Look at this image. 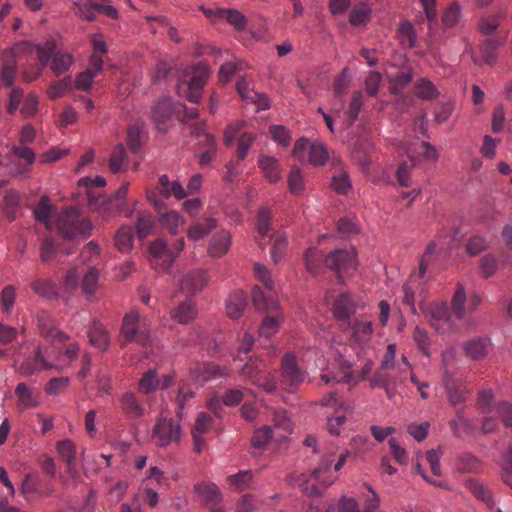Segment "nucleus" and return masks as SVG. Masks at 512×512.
Segmentation results:
<instances>
[{"label":"nucleus","mask_w":512,"mask_h":512,"mask_svg":"<svg viewBox=\"0 0 512 512\" xmlns=\"http://www.w3.org/2000/svg\"><path fill=\"white\" fill-rule=\"evenodd\" d=\"M194 397V392L187 388L184 382L179 383L178 393L175 397L176 403V415L178 418L183 417V412L186 406V403Z\"/></svg>","instance_id":"nucleus-50"},{"label":"nucleus","mask_w":512,"mask_h":512,"mask_svg":"<svg viewBox=\"0 0 512 512\" xmlns=\"http://www.w3.org/2000/svg\"><path fill=\"white\" fill-rule=\"evenodd\" d=\"M32 46L33 43L23 41L13 47L11 51H5L2 54L1 81L5 86L9 87L13 84L17 73V61L15 59V54L21 51L31 53L30 48Z\"/></svg>","instance_id":"nucleus-10"},{"label":"nucleus","mask_w":512,"mask_h":512,"mask_svg":"<svg viewBox=\"0 0 512 512\" xmlns=\"http://www.w3.org/2000/svg\"><path fill=\"white\" fill-rule=\"evenodd\" d=\"M388 370L389 369H383L380 366V368L370 378V385L372 388H385L386 393L390 398L396 387L397 381L390 375Z\"/></svg>","instance_id":"nucleus-29"},{"label":"nucleus","mask_w":512,"mask_h":512,"mask_svg":"<svg viewBox=\"0 0 512 512\" xmlns=\"http://www.w3.org/2000/svg\"><path fill=\"white\" fill-rule=\"evenodd\" d=\"M252 301L256 310L273 314L280 310L277 300L275 299L273 288L268 290L264 287L255 286L252 290Z\"/></svg>","instance_id":"nucleus-13"},{"label":"nucleus","mask_w":512,"mask_h":512,"mask_svg":"<svg viewBox=\"0 0 512 512\" xmlns=\"http://www.w3.org/2000/svg\"><path fill=\"white\" fill-rule=\"evenodd\" d=\"M321 381L324 382V384H329L330 382H344V383H356V380L353 376V370L351 365L343 361L340 365V375H332V374H323L321 375Z\"/></svg>","instance_id":"nucleus-39"},{"label":"nucleus","mask_w":512,"mask_h":512,"mask_svg":"<svg viewBox=\"0 0 512 512\" xmlns=\"http://www.w3.org/2000/svg\"><path fill=\"white\" fill-rule=\"evenodd\" d=\"M372 10L366 3H361L352 8L349 22L352 26H362L369 22Z\"/></svg>","instance_id":"nucleus-42"},{"label":"nucleus","mask_w":512,"mask_h":512,"mask_svg":"<svg viewBox=\"0 0 512 512\" xmlns=\"http://www.w3.org/2000/svg\"><path fill=\"white\" fill-rule=\"evenodd\" d=\"M109 170L116 174L123 172L127 167V153L123 144H118L112 151L109 158Z\"/></svg>","instance_id":"nucleus-36"},{"label":"nucleus","mask_w":512,"mask_h":512,"mask_svg":"<svg viewBox=\"0 0 512 512\" xmlns=\"http://www.w3.org/2000/svg\"><path fill=\"white\" fill-rule=\"evenodd\" d=\"M88 337L92 346L105 351L110 345L109 333L102 323L93 320L88 330Z\"/></svg>","instance_id":"nucleus-23"},{"label":"nucleus","mask_w":512,"mask_h":512,"mask_svg":"<svg viewBox=\"0 0 512 512\" xmlns=\"http://www.w3.org/2000/svg\"><path fill=\"white\" fill-rule=\"evenodd\" d=\"M12 151L19 158L24 159L26 161V164L19 171V174L28 173L30 171L31 165L35 161V153L33 152V150L31 148L25 146L24 144H21V145H14L12 147Z\"/></svg>","instance_id":"nucleus-52"},{"label":"nucleus","mask_w":512,"mask_h":512,"mask_svg":"<svg viewBox=\"0 0 512 512\" xmlns=\"http://www.w3.org/2000/svg\"><path fill=\"white\" fill-rule=\"evenodd\" d=\"M15 395L24 408H35L40 404V391L28 387L25 382H21L16 386Z\"/></svg>","instance_id":"nucleus-25"},{"label":"nucleus","mask_w":512,"mask_h":512,"mask_svg":"<svg viewBox=\"0 0 512 512\" xmlns=\"http://www.w3.org/2000/svg\"><path fill=\"white\" fill-rule=\"evenodd\" d=\"M333 462L334 453L331 452L321 460L320 464L312 471L310 477H314L319 483L326 487L330 486L336 478L330 470ZM298 481L303 493L307 494L308 496L321 495V492L316 485H308L309 476L307 474H301Z\"/></svg>","instance_id":"nucleus-4"},{"label":"nucleus","mask_w":512,"mask_h":512,"mask_svg":"<svg viewBox=\"0 0 512 512\" xmlns=\"http://www.w3.org/2000/svg\"><path fill=\"white\" fill-rule=\"evenodd\" d=\"M208 275L206 271L197 269L187 273L181 280V289L190 294H197L208 283Z\"/></svg>","instance_id":"nucleus-16"},{"label":"nucleus","mask_w":512,"mask_h":512,"mask_svg":"<svg viewBox=\"0 0 512 512\" xmlns=\"http://www.w3.org/2000/svg\"><path fill=\"white\" fill-rule=\"evenodd\" d=\"M304 380V374L297 365L296 357L287 353L282 359L280 384L288 392L294 391Z\"/></svg>","instance_id":"nucleus-9"},{"label":"nucleus","mask_w":512,"mask_h":512,"mask_svg":"<svg viewBox=\"0 0 512 512\" xmlns=\"http://www.w3.org/2000/svg\"><path fill=\"white\" fill-rule=\"evenodd\" d=\"M194 491L201 498L202 504L208 508H212L222 501V494L214 483H197L194 485Z\"/></svg>","instance_id":"nucleus-17"},{"label":"nucleus","mask_w":512,"mask_h":512,"mask_svg":"<svg viewBox=\"0 0 512 512\" xmlns=\"http://www.w3.org/2000/svg\"><path fill=\"white\" fill-rule=\"evenodd\" d=\"M57 228L64 238L70 239L78 235H89L91 224L82 217L76 208H68L59 215Z\"/></svg>","instance_id":"nucleus-6"},{"label":"nucleus","mask_w":512,"mask_h":512,"mask_svg":"<svg viewBox=\"0 0 512 512\" xmlns=\"http://www.w3.org/2000/svg\"><path fill=\"white\" fill-rule=\"evenodd\" d=\"M51 352L48 349L43 350L38 347L34 354L27 357L17 368L16 372L24 377L32 376L42 370L60 369V366L55 362L57 358L52 359Z\"/></svg>","instance_id":"nucleus-7"},{"label":"nucleus","mask_w":512,"mask_h":512,"mask_svg":"<svg viewBox=\"0 0 512 512\" xmlns=\"http://www.w3.org/2000/svg\"><path fill=\"white\" fill-rule=\"evenodd\" d=\"M99 271L95 267H91L82 278L81 289L87 296H92L98 287Z\"/></svg>","instance_id":"nucleus-48"},{"label":"nucleus","mask_w":512,"mask_h":512,"mask_svg":"<svg viewBox=\"0 0 512 512\" xmlns=\"http://www.w3.org/2000/svg\"><path fill=\"white\" fill-rule=\"evenodd\" d=\"M197 314L196 303L192 299H186L171 312V317L179 324L185 325L193 321Z\"/></svg>","instance_id":"nucleus-22"},{"label":"nucleus","mask_w":512,"mask_h":512,"mask_svg":"<svg viewBox=\"0 0 512 512\" xmlns=\"http://www.w3.org/2000/svg\"><path fill=\"white\" fill-rule=\"evenodd\" d=\"M217 227V220L213 217H207L203 221H198L188 229V237L197 241L204 238Z\"/></svg>","instance_id":"nucleus-33"},{"label":"nucleus","mask_w":512,"mask_h":512,"mask_svg":"<svg viewBox=\"0 0 512 512\" xmlns=\"http://www.w3.org/2000/svg\"><path fill=\"white\" fill-rule=\"evenodd\" d=\"M466 293L462 285H457V289L452 297L451 306L446 302L435 303L432 305L420 304L419 309L432 327L439 333L461 328L460 322L465 318Z\"/></svg>","instance_id":"nucleus-1"},{"label":"nucleus","mask_w":512,"mask_h":512,"mask_svg":"<svg viewBox=\"0 0 512 512\" xmlns=\"http://www.w3.org/2000/svg\"><path fill=\"white\" fill-rule=\"evenodd\" d=\"M415 94L424 100H432L438 97L436 86L428 78H420L415 83Z\"/></svg>","instance_id":"nucleus-46"},{"label":"nucleus","mask_w":512,"mask_h":512,"mask_svg":"<svg viewBox=\"0 0 512 512\" xmlns=\"http://www.w3.org/2000/svg\"><path fill=\"white\" fill-rule=\"evenodd\" d=\"M174 106L171 98H161L152 109V118L158 130H165L164 124L171 117Z\"/></svg>","instance_id":"nucleus-19"},{"label":"nucleus","mask_w":512,"mask_h":512,"mask_svg":"<svg viewBox=\"0 0 512 512\" xmlns=\"http://www.w3.org/2000/svg\"><path fill=\"white\" fill-rule=\"evenodd\" d=\"M444 384L448 393L450 403L457 408L465 400V388L458 386L451 377L444 378Z\"/></svg>","instance_id":"nucleus-43"},{"label":"nucleus","mask_w":512,"mask_h":512,"mask_svg":"<svg viewBox=\"0 0 512 512\" xmlns=\"http://www.w3.org/2000/svg\"><path fill=\"white\" fill-rule=\"evenodd\" d=\"M399 39L403 47L413 48L416 45V32L414 26L409 21L401 23L399 28Z\"/></svg>","instance_id":"nucleus-49"},{"label":"nucleus","mask_w":512,"mask_h":512,"mask_svg":"<svg viewBox=\"0 0 512 512\" xmlns=\"http://www.w3.org/2000/svg\"><path fill=\"white\" fill-rule=\"evenodd\" d=\"M224 19L238 31L244 30L247 26L246 17L236 9H225Z\"/></svg>","instance_id":"nucleus-63"},{"label":"nucleus","mask_w":512,"mask_h":512,"mask_svg":"<svg viewBox=\"0 0 512 512\" xmlns=\"http://www.w3.org/2000/svg\"><path fill=\"white\" fill-rule=\"evenodd\" d=\"M155 227V222L150 213H140L137 223L136 232L139 238H145L150 235Z\"/></svg>","instance_id":"nucleus-53"},{"label":"nucleus","mask_w":512,"mask_h":512,"mask_svg":"<svg viewBox=\"0 0 512 512\" xmlns=\"http://www.w3.org/2000/svg\"><path fill=\"white\" fill-rule=\"evenodd\" d=\"M180 437V424L174 422L172 419H159L153 429L152 438L160 447H165L173 441L177 442L180 440Z\"/></svg>","instance_id":"nucleus-11"},{"label":"nucleus","mask_w":512,"mask_h":512,"mask_svg":"<svg viewBox=\"0 0 512 512\" xmlns=\"http://www.w3.org/2000/svg\"><path fill=\"white\" fill-rule=\"evenodd\" d=\"M271 220H272L271 210L266 207L260 208L258 215H257L256 228H257L258 233L261 236H266L268 234V232L270 231Z\"/></svg>","instance_id":"nucleus-59"},{"label":"nucleus","mask_w":512,"mask_h":512,"mask_svg":"<svg viewBox=\"0 0 512 512\" xmlns=\"http://www.w3.org/2000/svg\"><path fill=\"white\" fill-rule=\"evenodd\" d=\"M322 261V253L314 247H310L305 252V263L308 271L312 274H317L320 262Z\"/></svg>","instance_id":"nucleus-60"},{"label":"nucleus","mask_w":512,"mask_h":512,"mask_svg":"<svg viewBox=\"0 0 512 512\" xmlns=\"http://www.w3.org/2000/svg\"><path fill=\"white\" fill-rule=\"evenodd\" d=\"M283 320V313L278 310L273 314L267 315L260 326V335L266 338H270L278 332L281 321Z\"/></svg>","instance_id":"nucleus-35"},{"label":"nucleus","mask_w":512,"mask_h":512,"mask_svg":"<svg viewBox=\"0 0 512 512\" xmlns=\"http://www.w3.org/2000/svg\"><path fill=\"white\" fill-rule=\"evenodd\" d=\"M183 237L178 238L173 248L168 247L163 238H158L149 246L150 264L158 272H166L170 269L179 253L184 249Z\"/></svg>","instance_id":"nucleus-3"},{"label":"nucleus","mask_w":512,"mask_h":512,"mask_svg":"<svg viewBox=\"0 0 512 512\" xmlns=\"http://www.w3.org/2000/svg\"><path fill=\"white\" fill-rule=\"evenodd\" d=\"M161 225L166 228L171 234L175 235L178 228L182 223L181 216L176 211H170L160 216Z\"/></svg>","instance_id":"nucleus-58"},{"label":"nucleus","mask_w":512,"mask_h":512,"mask_svg":"<svg viewBox=\"0 0 512 512\" xmlns=\"http://www.w3.org/2000/svg\"><path fill=\"white\" fill-rule=\"evenodd\" d=\"M502 479L512 489V447H509L503 455Z\"/></svg>","instance_id":"nucleus-64"},{"label":"nucleus","mask_w":512,"mask_h":512,"mask_svg":"<svg viewBox=\"0 0 512 512\" xmlns=\"http://www.w3.org/2000/svg\"><path fill=\"white\" fill-rule=\"evenodd\" d=\"M158 190L164 198L173 196L177 200H182L187 197L186 190L182 184L178 180L170 181L168 175L166 174H163L159 177Z\"/></svg>","instance_id":"nucleus-20"},{"label":"nucleus","mask_w":512,"mask_h":512,"mask_svg":"<svg viewBox=\"0 0 512 512\" xmlns=\"http://www.w3.org/2000/svg\"><path fill=\"white\" fill-rule=\"evenodd\" d=\"M121 333L128 342L146 346L150 341V326L145 317L136 310L125 314L122 320Z\"/></svg>","instance_id":"nucleus-5"},{"label":"nucleus","mask_w":512,"mask_h":512,"mask_svg":"<svg viewBox=\"0 0 512 512\" xmlns=\"http://www.w3.org/2000/svg\"><path fill=\"white\" fill-rule=\"evenodd\" d=\"M329 159V152L321 142H313L310 145L309 162L315 166L324 165Z\"/></svg>","instance_id":"nucleus-47"},{"label":"nucleus","mask_w":512,"mask_h":512,"mask_svg":"<svg viewBox=\"0 0 512 512\" xmlns=\"http://www.w3.org/2000/svg\"><path fill=\"white\" fill-rule=\"evenodd\" d=\"M31 288L42 298L52 300L59 296L56 283L49 279L37 278L31 283Z\"/></svg>","instance_id":"nucleus-32"},{"label":"nucleus","mask_w":512,"mask_h":512,"mask_svg":"<svg viewBox=\"0 0 512 512\" xmlns=\"http://www.w3.org/2000/svg\"><path fill=\"white\" fill-rule=\"evenodd\" d=\"M500 46V42L496 39L486 40L480 47V53L485 63L493 65L496 62V50Z\"/></svg>","instance_id":"nucleus-55"},{"label":"nucleus","mask_w":512,"mask_h":512,"mask_svg":"<svg viewBox=\"0 0 512 512\" xmlns=\"http://www.w3.org/2000/svg\"><path fill=\"white\" fill-rule=\"evenodd\" d=\"M272 247H271V258L274 263L280 262L286 253L287 249V238L282 232H275L271 236Z\"/></svg>","instance_id":"nucleus-40"},{"label":"nucleus","mask_w":512,"mask_h":512,"mask_svg":"<svg viewBox=\"0 0 512 512\" xmlns=\"http://www.w3.org/2000/svg\"><path fill=\"white\" fill-rule=\"evenodd\" d=\"M202 88L188 83H180L177 86V93L192 103H198L202 96Z\"/></svg>","instance_id":"nucleus-54"},{"label":"nucleus","mask_w":512,"mask_h":512,"mask_svg":"<svg viewBox=\"0 0 512 512\" xmlns=\"http://www.w3.org/2000/svg\"><path fill=\"white\" fill-rule=\"evenodd\" d=\"M55 211V207L50 203L47 195L41 196L38 203L33 208V214L37 221L42 222L47 228H50L51 215Z\"/></svg>","instance_id":"nucleus-34"},{"label":"nucleus","mask_w":512,"mask_h":512,"mask_svg":"<svg viewBox=\"0 0 512 512\" xmlns=\"http://www.w3.org/2000/svg\"><path fill=\"white\" fill-rule=\"evenodd\" d=\"M16 299V288L13 285H6L0 295L3 312L10 314Z\"/></svg>","instance_id":"nucleus-61"},{"label":"nucleus","mask_w":512,"mask_h":512,"mask_svg":"<svg viewBox=\"0 0 512 512\" xmlns=\"http://www.w3.org/2000/svg\"><path fill=\"white\" fill-rule=\"evenodd\" d=\"M224 369L211 363H197L190 368V377L195 383L203 384L217 376H226Z\"/></svg>","instance_id":"nucleus-15"},{"label":"nucleus","mask_w":512,"mask_h":512,"mask_svg":"<svg viewBox=\"0 0 512 512\" xmlns=\"http://www.w3.org/2000/svg\"><path fill=\"white\" fill-rule=\"evenodd\" d=\"M258 164L268 181L277 182L281 179V169L276 158L262 155L259 157Z\"/></svg>","instance_id":"nucleus-31"},{"label":"nucleus","mask_w":512,"mask_h":512,"mask_svg":"<svg viewBox=\"0 0 512 512\" xmlns=\"http://www.w3.org/2000/svg\"><path fill=\"white\" fill-rule=\"evenodd\" d=\"M273 423L275 428L282 430L283 434L280 437H286V434H290L292 432V422L290 418L287 416L285 410L278 409L273 413Z\"/></svg>","instance_id":"nucleus-57"},{"label":"nucleus","mask_w":512,"mask_h":512,"mask_svg":"<svg viewBox=\"0 0 512 512\" xmlns=\"http://www.w3.org/2000/svg\"><path fill=\"white\" fill-rule=\"evenodd\" d=\"M20 195L16 190H9L6 192L3 202V212L9 221L16 219L17 209L19 206Z\"/></svg>","instance_id":"nucleus-44"},{"label":"nucleus","mask_w":512,"mask_h":512,"mask_svg":"<svg viewBox=\"0 0 512 512\" xmlns=\"http://www.w3.org/2000/svg\"><path fill=\"white\" fill-rule=\"evenodd\" d=\"M160 387V378L156 370H148L138 381V390L141 394L148 395L155 392Z\"/></svg>","instance_id":"nucleus-37"},{"label":"nucleus","mask_w":512,"mask_h":512,"mask_svg":"<svg viewBox=\"0 0 512 512\" xmlns=\"http://www.w3.org/2000/svg\"><path fill=\"white\" fill-rule=\"evenodd\" d=\"M247 305V298L243 291L237 290L228 296L226 309L230 318H239Z\"/></svg>","instance_id":"nucleus-28"},{"label":"nucleus","mask_w":512,"mask_h":512,"mask_svg":"<svg viewBox=\"0 0 512 512\" xmlns=\"http://www.w3.org/2000/svg\"><path fill=\"white\" fill-rule=\"evenodd\" d=\"M467 487L476 498L483 501L488 507L491 508L494 506L493 497L487 486L476 480L470 479L467 481Z\"/></svg>","instance_id":"nucleus-45"},{"label":"nucleus","mask_w":512,"mask_h":512,"mask_svg":"<svg viewBox=\"0 0 512 512\" xmlns=\"http://www.w3.org/2000/svg\"><path fill=\"white\" fill-rule=\"evenodd\" d=\"M231 235L226 230H220L210 240L208 253L211 257L218 258L224 255L230 248Z\"/></svg>","instance_id":"nucleus-24"},{"label":"nucleus","mask_w":512,"mask_h":512,"mask_svg":"<svg viewBox=\"0 0 512 512\" xmlns=\"http://www.w3.org/2000/svg\"><path fill=\"white\" fill-rule=\"evenodd\" d=\"M214 419L206 412H200L195 420L194 427L192 429L194 446L197 452L202 450L204 441L202 435L206 434L212 427Z\"/></svg>","instance_id":"nucleus-18"},{"label":"nucleus","mask_w":512,"mask_h":512,"mask_svg":"<svg viewBox=\"0 0 512 512\" xmlns=\"http://www.w3.org/2000/svg\"><path fill=\"white\" fill-rule=\"evenodd\" d=\"M317 403L323 407L334 409L336 414L346 413L351 409L349 402L335 391L324 394Z\"/></svg>","instance_id":"nucleus-27"},{"label":"nucleus","mask_w":512,"mask_h":512,"mask_svg":"<svg viewBox=\"0 0 512 512\" xmlns=\"http://www.w3.org/2000/svg\"><path fill=\"white\" fill-rule=\"evenodd\" d=\"M209 75L210 68L208 64L201 61L186 69L185 83L195 85L196 87H203L208 81Z\"/></svg>","instance_id":"nucleus-21"},{"label":"nucleus","mask_w":512,"mask_h":512,"mask_svg":"<svg viewBox=\"0 0 512 512\" xmlns=\"http://www.w3.org/2000/svg\"><path fill=\"white\" fill-rule=\"evenodd\" d=\"M418 278V272L411 275L410 279L407 283H405L402 287V292L404 294L402 302L404 305L408 306L413 314L417 313V309L415 306V287L414 282L415 279Z\"/></svg>","instance_id":"nucleus-51"},{"label":"nucleus","mask_w":512,"mask_h":512,"mask_svg":"<svg viewBox=\"0 0 512 512\" xmlns=\"http://www.w3.org/2000/svg\"><path fill=\"white\" fill-rule=\"evenodd\" d=\"M324 265L334 271L340 281L344 275L352 274L357 267L356 254L354 250L336 249L331 251L324 259Z\"/></svg>","instance_id":"nucleus-8"},{"label":"nucleus","mask_w":512,"mask_h":512,"mask_svg":"<svg viewBox=\"0 0 512 512\" xmlns=\"http://www.w3.org/2000/svg\"><path fill=\"white\" fill-rule=\"evenodd\" d=\"M267 370L266 364L257 357L251 358L242 368L241 375L250 383H259V377Z\"/></svg>","instance_id":"nucleus-30"},{"label":"nucleus","mask_w":512,"mask_h":512,"mask_svg":"<svg viewBox=\"0 0 512 512\" xmlns=\"http://www.w3.org/2000/svg\"><path fill=\"white\" fill-rule=\"evenodd\" d=\"M332 167L334 170L331 181L332 189L338 194H347L351 190L352 184L342 160L339 157H332Z\"/></svg>","instance_id":"nucleus-14"},{"label":"nucleus","mask_w":512,"mask_h":512,"mask_svg":"<svg viewBox=\"0 0 512 512\" xmlns=\"http://www.w3.org/2000/svg\"><path fill=\"white\" fill-rule=\"evenodd\" d=\"M33 49L36 52L39 67L34 74H29L27 71L24 72V79L28 82L36 79L50 61V69L57 76L67 72L74 62L71 54L57 49L56 41L53 38L47 39L44 44H33L30 51L32 52Z\"/></svg>","instance_id":"nucleus-2"},{"label":"nucleus","mask_w":512,"mask_h":512,"mask_svg":"<svg viewBox=\"0 0 512 512\" xmlns=\"http://www.w3.org/2000/svg\"><path fill=\"white\" fill-rule=\"evenodd\" d=\"M356 311V305L349 293L340 294L334 301L333 314L338 320L350 318Z\"/></svg>","instance_id":"nucleus-26"},{"label":"nucleus","mask_w":512,"mask_h":512,"mask_svg":"<svg viewBox=\"0 0 512 512\" xmlns=\"http://www.w3.org/2000/svg\"><path fill=\"white\" fill-rule=\"evenodd\" d=\"M120 409L127 420L134 423L144 417L146 409L132 391L123 393L119 398Z\"/></svg>","instance_id":"nucleus-12"},{"label":"nucleus","mask_w":512,"mask_h":512,"mask_svg":"<svg viewBox=\"0 0 512 512\" xmlns=\"http://www.w3.org/2000/svg\"><path fill=\"white\" fill-rule=\"evenodd\" d=\"M486 342L483 339H472L466 343V354L472 359H480L486 354Z\"/></svg>","instance_id":"nucleus-62"},{"label":"nucleus","mask_w":512,"mask_h":512,"mask_svg":"<svg viewBox=\"0 0 512 512\" xmlns=\"http://www.w3.org/2000/svg\"><path fill=\"white\" fill-rule=\"evenodd\" d=\"M71 76H66L61 80L52 83L48 90V95L51 99H57L65 95L72 87Z\"/></svg>","instance_id":"nucleus-56"},{"label":"nucleus","mask_w":512,"mask_h":512,"mask_svg":"<svg viewBox=\"0 0 512 512\" xmlns=\"http://www.w3.org/2000/svg\"><path fill=\"white\" fill-rule=\"evenodd\" d=\"M134 234L131 227H121L114 238L115 246L120 252H129L133 248Z\"/></svg>","instance_id":"nucleus-41"},{"label":"nucleus","mask_w":512,"mask_h":512,"mask_svg":"<svg viewBox=\"0 0 512 512\" xmlns=\"http://www.w3.org/2000/svg\"><path fill=\"white\" fill-rule=\"evenodd\" d=\"M352 337L358 344H365L370 341L373 335L372 323L369 321H355L351 326Z\"/></svg>","instance_id":"nucleus-38"}]
</instances>
